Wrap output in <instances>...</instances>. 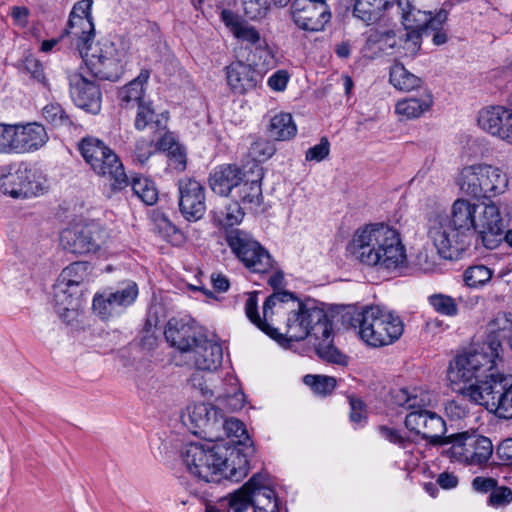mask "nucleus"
I'll list each match as a JSON object with an SVG mask.
<instances>
[{
	"label": "nucleus",
	"mask_w": 512,
	"mask_h": 512,
	"mask_svg": "<svg viewBox=\"0 0 512 512\" xmlns=\"http://www.w3.org/2000/svg\"><path fill=\"white\" fill-rule=\"evenodd\" d=\"M503 343L512 347V314L506 312L498 313L487 325V336L484 342L485 349L496 354L499 360L503 353Z\"/></svg>",
	"instance_id": "nucleus-25"
},
{
	"label": "nucleus",
	"mask_w": 512,
	"mask_h": 512,
	"mask_svg": "<svg viewBox=\"0 0 512 512\" xmlns=\"http://www.w3.org/2000/svg\"><path fill=\"white\" fill-rule=\"evenodd\" d=\"M496 354L491 353L481 344L464 354L458 355L450 364L448 376L452 382H470L491 372L496 367ZM471 385H474L472 383Z\"/></svg>",
	"instance_id": "nucleus-11"
},
{
	"label": "nucleus",
	"mask_w": 512,
	"mask_h": 512,
	"mask_svg": "<svg viewBox=\"0 0 512 512\" xmlns=\"http://www.w3.org/2000/svg\"><path fill=\"white\" fill-rule=\"evenodd\" d=\"M91 74L102 80L116 81L122 72L113 43L105 41L91 46L81 55Z\"/></svg>",
	"instance_id": "nucleus-16"
},
{
	"label": "nucleus",
	"mask_w": 512,
	"mask_h": 512,
	"mask_svg": "<svg viewBox=\"0 0 512 512\" xmlns=\"http://www.w3.org/2000/svg\"><path fill=\"white\" fill-rule=\"evenodd\" d=\"M167 119L168 117L164 113L157 114L155 112L151 101H146L137 107L134 126L138 131L147 128L153 132L163 131L166 129Z\"/></svg>",
	"instance_id": "nucleus-35"
},
{
	"label": "nucleus",
	"mask_w": 512,
	"mask_h": 512,
	"mask_svg": "<svg viewBox=\"0 0 512 512\" xmlns=\"http://www.w3.org/2000/svg\"><path fill=\"white\" fill-rule=\"evenodd\" d=\"M198 443L186 445L181 458L187 471L205 483H219L222 479L242 480L249 471L247 456L238 449L230 451Z\"/></svg>",
	"instance_id": "nucleus-3"
},
{
	"label": "nucleus",
	"mask_w": 512,
	"mask_h": 512,
	"mask_svg": "<svg viewBox=\"0 0 512 512\" xmlns=\"http://www.w3.org/2000/svg\"><path fill=\"white\" fill-rule=\"evenodd\" d=\"M243 216L244 213L238 202H233L227 205L224 210L216 212V218L219 224L227 227L239 224Z\"/></svg>",
	"instance_id": "nucleus-52"
},
{
	"label": "nucleus",
	"mask_w": 512,
	"mask_h": 512,
	"mask_svg": "<svg viewBox=\"0 0 512 512\" xmlns=\"http://www.w3.org/2000/svg\"><path fill=\"white\" fill-rule=\"evenodd\" d=\"M85 162L99 176L111 182L113 190H121L128 185L124 166L116 153L101 140L92 137L82 139L78 145Z\"/></svg>",
	"instance_id": "nucleus-8"
},
{
	"label": "nucleus",
	"mask_w": 512,
	"mask_h": 512,
	"mask_svg": "<svg viewBox=\"0 0 512 512\" xmlns=\"http://www.w3.org/2000/svg\"><path fill=\"white\" fill-rule=\"evenodd\" d=\"M512 502V490L509 487H495L490 493L488 504L495 508L507 506Z\"/></svg>",
	"instance_id": "nucleus-57"
},
{
	"label": "nucleus",
	"mask_w": 512,
	"mask_h": 512,
	"mask_svg": "<svg viewBox=\"0 0 512 512\" xmlns=\"http://www.w3.org/2000/svg\"><path fill=\"white\" fill-rule=\"evenodd\" d=\"M251 506L254 512H279V499L265 474H254L229 497L233 512H245Z\"/></svg>",
	"instance_id": "nucleus-9"
},
{
	"label": "nucleus",
	"mask_w": 512,
	"mask_h": 512,
	"mask_svg": "<svg viewBox=\"0 0 512 512\" xmlns=\"http://www.w3.org/2000/svg\"><path fill=\"white\" fill-rule=\"evenodd\" d=\"M44 119L54 127H71L73 121L59 103H49L42 109Z\"/></svg>",
	"instance_id": "nucleus-46"
},
{
	"label": "nucleus",
	"mask_w": 512,
	"mask_h": 512,
	"mask_svg": "<svg viewBox=\"0 0 512 512\" xmlns=\"http://www.w3.org/2000/svg\"><path fill=\"white\" fill-rule=\"evenodd\" d=\"M219 427H223L229 437L237 438L240 444H245L246 441H249V435L244 424L236 418H225L222 414V419L218 424Z\"/></svg>",
	"instance_id": "nucleus-51"
},
{
	"label": "nucleus",
	"mask_w": 512,
	"mask_h": 512,
	"mask_svg": "<svg viewBox=\"0 0 512 512\" xmlns=\"http://www.w3.org/2000/svg\"><path fill=\"white\" fill-rule=\"evenodd\" d=\"M149 77V70H141L140 74L135 79L118 90L117 97L122 107L130 108L134 105L138 107L140 103L146 102L144 100L145 84Z\"/></svg>",
	"instance_id": "nucleus-34"
},
{
	"label": "nucleus",
	"mask_w": 512,
	"mask_h": 512,
	"mask_svg": "<svg viewBox=\"0 0 512 512\" xmlns=\"http://www.w3.org/2000/svg\"><path fill=\"white\" fill-rule=\"evenodd\" d=\"M69 92L74 104L91 113L97 114L101 109V91L94 81L82 72L68 73Z\"/></svg>",
	"instance_id": "nucleus-22"
},
{
	"label": "nucleus",
	"mask_w": 512,
	"mask_h": 512,
	"mask_svg": "<svg viewBox=\"0 0 512 512\" xmlns=\"http://www.w3.org/2000/svg\"><path fill=\"white\" fill-rule=\"evenodd\" d=\"M462 193L474 198H492L505 192L508 177L499 167L480 163L464 167L457 179Z\"/></svg>",
	"instance_id": "nucleus-7"
},
{
	"label": "nucleus",
	"mask_w": 512,
	"mask_h": 512,
	"mask_svg": "<svg viewBox=\"0 0 512 512\" xmlns=\"http://www.w3.org/2000/svg\"><path fill=\"white\" fill-rule=\"evenodd\" d=\"M221 419V408L206 403L189 405L182 414V422L186 426L203 432L217 429Z\"/></svg>",
	"instance_id": "nucleus-27"
},
{
	"label": "nucleus",
	"mask_w": 512,
	"mask_h": 512,
	"mask_svg": "<svg viewBox=\"0 0 512 512\" xmlns=\"http://www.w3.org/2000/svg\"><path fill=\"white\" fill-rule=\"evenodd\" d=\"M243 9L247 17L252 20L261 19L268 10L266 0H243Z\"/></svg>",
	"instance_id": "nucleus-58"
},
{
	"label": "nucleus",
	"mask_w": 512,
	"mask_h": 512,
	"mask_svg": "<svg viewBox=\"0 0 512 512\" xmlns=\"http://www.w3.org/2000/svg\"><path fill=\"white\" fill-rule=\"evenodd\" d=\"M104 242V230L96 222L76 224L60 234L62 249L76 256L96 254Z\"/></svg>",
	"instance_id": "nucleus-14"
},
{
	"label": "nucleus",
	"mask_w": 512,
	"mask_h": 512,
	"mask_svg": "<svg viewBox=\"0 0 512 512\" xmlns=\"http://www.w3.org/2000/svg\"><path fill=\"white\" fill-rule=\"evenodd\" d=\"M389 82L395 89L403 92H410L422 86L421 78L411 73L398 61L390 68Z\"/></svg>",
	"instance_id": "nucleus-37"
},
{
	"label": "nucleus",
	"mask_w": 512,
	"mask_h": 512,
	"mask_svg": "<svg viewBox=\"0 0 512 512\" xmlns=\"http://www.w3.org/2000/svg\"><path fill=\"white\" fill-rule=\"evenodd\" d=\"M351 325L358 329L360 338L372 347H382L394 343L404 330L399 316L378 306H369L357 312L351 318Z\"/></svg>",
	"instance_id": "nucleus-6"
},
{
	"label": "nucleus",
	"mask_w": 512,
	"mask_h": 512,
	"mask_svg": "<svg viewBox=\"0 0 512 512\" xmlns=\"http://www.w3.org/2000/svg\"><path fill=\"white\" fill-rule=\"evenodd\" d=\"M463 398L485 407L500 419H512V376L500 373L485 375L483 381L459 389Z\"/></svg>",
	"instance_id": "nucleus-5"
},
{
	"label": "nucleus",
	"mask_w": 512,
	"mask_h": 512,
	"mask_svg": "<svg viewBox=\"0 0 512 512\" xmlns=\"http://www.w3.org/2000/svg\"><path fill=\"white\" fill-rule=\"evenodd\" d=\"M379 432L384 439L402 449H408L413 445L412 440L402 434L400 430L390 428L388 426H380Z\"/></svg>",
	"instance_id": "nucleus-55"
},
{
	"label": "nucleus",
	"mask_w": 512,
	"mask_h": 512,
	"mask_svg": "<svg viewBox=\"0 0 512 512\" xmlns=\"http://www.w3.org/2000/svg\"><path fill=\"white\" fill-rule=\"evenodd\" d=\"M448 441L452 443V457L469 466L486 467L494 452L491 439L476 433L452 434Z\"/></svg>",
	"instance_id": "nucleus-12"
},
{
	"label": "nucleus",
	"mask_w": 512,
	"mask_h": 512,
	"mask_svg": "<svg viewBox=\"0 0 512 512\" xmlns=\"http://www.w3.org/2000/svg\"><path fill=\"white\" fill-rule=\"evenodd\" d=\"M90 265L88 262H73L62 270L57 281L67 284L71 288L80 289V285L84 283L90 275Z\"/></svg>",
	"instance_id": "nucleus-41"
},
{
	"label": "nucleus",
	"mask_w": 512,
	"mask_h": 512,
	"mask_svg": "<svg viewBox=\"0 0 512 512\" xmlns=\"http://www.w3.org/2000/svg\"><path fill=\"white\" fill-rule=\"evenodd\" d=\"M445 413L451 420H460L466 417L468 409L459 400H451L445 405Z\"/></svg>",
	"instance_id": "nucleus-63"
},
{
	"label": "nucleus",
	"mask_w": 512,
	"mask_h": 512,
	"mask_svg": "<svg viewBox=\"0 0 512 512\" xmlns=\"http://www.w3.org/2000/svg\"><path fill=\"white\" fill-rule=\"evenodd\" d=\"M0 153H14L12 125L0 123Z\"/></svg>",
	"instance_id": "nucleus-61"
},
{
	"label": "nucleus",
	"mask_w": 512,
	"mask_h": 512,
	"mask_svg": "<svg viewBox=\"0 0 512 512\" xmlns=\"http://www.w3.org/2000/svg\"><path fill=\"white\" fill-rule=\"evenodd\" d=\"M331 335L332 331L327 336L315 339L316 353L324 361L344 366L347 364V357L333 345Z\"/></svg>",
	"instance_id": "nucleus-43"
},
{
	"label": "nucleus",
	"mask_w": 512,
	"mask_h": 512,
	"mask_svg": "<svg viewBox=\"0 0 512 512\" xmlns=\"http://www.w3.org/2000/svg\"><path fill=\"white\" fill-rule=\"evenodd\" d=\"M432 104L431 94L425 93L419 98H405L398 101L395 106V112L406 119L418 118L428 111Z\"/></svg>",
	"instance_id": "nucleus-38"
},
{
	"label": "nucleus",
	"mask_w": 512,
	"mask_h": 512,
	"mask_svg": "<svg viewBox=\"0 0 512 512\" xmlns=\"http://www.w3.org/2000/svg\"><path fill=\"white\" fill-rule=\"evenodd\" d=\"M446 5L447 3L444 4ZM396 6L401 15L402 25L418 28L422 35H428L430 31L442 30L448 20L449 11L445 7L432 16L431 12L417 9L413 5V0H397Z\"/></svg>",
	"instance_id": "nucleus-19"
},
{
	"label": "nucleus",
	"mask_w": 512,
	"mask_h": 512,
	"mask_svg": "<svg viewBox=\"0 0 512 512\" xmlns=\"http://www.w3.org/2000/svg\"><path fill=\"white\" fill-rule=\"evenodd\" d=\"M94 31L93 20L69 17L64 33L71 39V43L75 45L81 55L93 46Z\"/></svg>",
	"instance_id": "nucleus-32"
},
{
	"label": "nucleus",
	"mask_w": 512,
	"mask_h": 512,
	"mask_svg": "<svg viewBox=\"0 0 512 512\" xmlns=\"http://www.w3.org/2000/svg\"><path fill=\"white\" fill-rule=\"evenodd\" d=\"M474 232L486 249H496L501 245V231L505 229L504 219L495 202L479 204Z\"/></svg>",
	"instance_id": "nucleus-18"
},
{
	"label": "nucleus",
	"mask_w": 512,
	"mask_h": 512,
	"mask_svg": "<svg viewBox=\"0 0 512 512\" xmlns=\"http://www.w3.org/2000/svg\"><path fill=\"white\" fill-rule=\"evenodd\" d=\"M262 178V168L254 164L250 171L245 174L244 179L240 182L232 196L243 204L258 206L262 199Z\"/></svg>",
	"instance_id": "nucleus-31"
},
{
	"label": "nucleus",
	"mask_w": 512,
	"mask_h": 512,
	"mask_svg": "<svg viewBox=\"0 0 512 512\" xmlns=\"http://www.w3.org/2000/svg\"><path fill=\"white\" fill-rule=\"evenodd\" d=\"M258 294L257 292H252L248 294V297L245 302V313L249 320L255 324L261 331L266 333L271 338L280 337L277 334V328L272 326L271 320H265V318H261L258 313Z\"/></svg>",
	"instance_id": "nucleus-42"
},
{
	"label": "nucleus",
	"mask_w": 512,
	"mask_h": 512,
	"mask_svg": "<svg viewBox=\"0 0 512 512\" xmlns=\"http://www.w3.org/2000/svg\"><path fill=\"white\" fill-rule=\"evenodd\" d=\"M54 300L59 312H74L80 306L81 289H74L60 282L54 285Z\"/></svg>",
	"instance_id": "nucleus-40"
},
{
	"label": "nucleus",
	"mask_w": 512,
	"mask_h": 512,
	"mask_svg": "<svg viewBox=\"0 0 512 512\" xmlns=\"http://www.w3.org/2000/svg\"><path fill=\"white\" fill-rule=\"evenodd\" d=\"M478 210V203L471 202L465 198H458L451 207L450 221L467 237L469 232H474Z\"/></svg>",
	"instance_id": "nucleus-33"
},
{
	"label": "nucleus",
	"mask_w": 512,
	"mask_h": 512,
	"mask_svg": "<svg viewBox=\"0 0 512 512\" xmlns=\"http://www.w3.org/2000/svg\"><path fill=\"white\" fill-rule=\"evenodd\" d=\"M348 250L362 264L388 271L403 267L407 260L400 233L384 223L357 229Z\"/></svg>",
	"instance_id": "nucleus-2"
},
{
	"label": "nucleus",
	"mask_w": 512,
	"mask_h": 512,
	"mask_svg": "<svg viewBox=\"0 0 512 512\" xmlns=\"http://www.w3.org/2000/svg\"><path fill=\"white\" fill-rule=\"evenodd\" d=\"M153 154L152 141L139 140L135 145L134 157L141 165L145 164Z\"/></svg>",
	"instance_id": "nucleus-64"
},
{
	"label": "nucleus",
	"mask_w": 512,
	"mask_h": 512,
	"mask_svg": "<svg viewBox=\"0 0 512 512\" xmlns=\"http://www.w3.org/2000/svg\"><path fill=\"white\" fill-rule=\"evenodd\" d=\"M45 183L42 173L26 163H20L15 171L0 176V190L14 199H27L43 194Z\"/></svg>",
	"instance_id": "nucleus-13"
},
{
	"label": "nucleus",
	"mask_w": 512,
	"mask_h": 512,
	"mask_svg": "<svg viewBox=\"0 0 512 512\" xmlns=\"http://www.w3.org/2000/svg\"><path fill=\"white\" fill-rule=\"evenodd\" d=\"M493 276V270L483 264L469 266L463 273L465 284L471 288L486 285Z\"/></svg>",
	"instance_id": "nucleus-45"
},
{
	"label": "nucleus",
	"mask_w": 512,
	"mask_h": 512,
	"mask_svg": "<svg viewBox=\"0 0 512 512\" xmlns=\"http://www.w3.org/2000/svg\"><path fill=\"white\" fill-rule=\"evenodd\" d=\"M13 126L14 153H28L42 148L49 140L46 128L38 123Z\"/></svg>",
	"instance_id": "nucleus-26"
},
{
	"label": "nucleus",
	"mask_w": 512,
	"mask_h": 512,
	"mask_svg": "<svg viewBox=\"0 0 512 512\" xmlns=\"http://www.w3.org/2000/svg\"><path fill=\"white\" fill-rule=\"evenodd\" d=\"M114 306L126 307L131 305L138 296V286L133 281H128L125 285L115 291L108 293Z\"/></svg>",
	"instance_id": "nucleus-48"
},
{
	"label": "nucleus",
	"mask_w": 512,
	"mask_h": 512,
	"mask_svg": "<svg viewBox=\"0 0 512 512\" xmlns=\"http://www.w3.org/2000/svg\"><path fill=\"white\" fill-rule=\"evenodd\" d=\"M422 32L418 28H408L403 25V30H388L378 36V42L392 50V54L403 58H414L418 55L422 45Z\"/></svg>",
	"instance_id": "nucleus-21"
},
{
	"label": "nucleus",
	"mask_w": 512,
	"mask_h": 512,
	"mask_svg": "<svg viewBox=\"0 0 512 512\" xmlns=\"http://www.w3.org/2000/svg\"><path fill=\"white\" fill-rule=\"evenodd\" d=\"M179 209L188 221L200 220L206 212L204 186L195 179L183 178L178 181Z\"/></svg>",
	"instance_id": "nucleus-23"
},
{
	"label": "nucleus",
	"mask_w": 512,
	"mask_h": 512,
	"mask_svg": "<svg viewBox=\"0 0 512 512\" xmlns=\"http://www.w3.org/2000/svg\"><path fill=\"white\" fill-rule=\"evenodd\" d=\"M511 117V108L497 105L480 110L477 121L482 130L501 139Z\"/></svg>",
	"instance_id": "nucleus-30"
},
{
	"label": "nucleus",
	"mask_w": 512,
	"mask_h": 512,
	"mask_svg": "<svg viewBox=\"0 0 512 512\" xmlns=\"http://www.w3.org/2000/svg\"><path fill=\"white\" fill-rule=\"evenodd\" d=\"M353 15L367 25L375 23L381 11L391 5L389 0H354Z\"/></svg>",
	"instance_id": "nucleus-36"
},
{
	"label": "nucleus",
	"mask_w": 512,
	"mask_h": 512,
	"mask_svg": "<svg viewBox=\"0 0 512 512\" xmlns=\"http://www.w3.org/2000/svg\"><path fill=\"white\" fill-rule=\"evenodd\" d=\"M217 407H223L229 412H235L244 407L245 404V396L244 393L235 388L232 394L218 395L217 398Z\"/></svg>",
	"instance_id": "nucleus-54"
},
{
	"label": "nucleus",
	"mask_w": 512,
	"mask_h": 512,
	"mask_svg": "<svg viewBox=\"0 0 512 512\" xmlns=\"http://www.w3.org/2000/svg\"><path fill=\"white\" fill-rule=\"evenodd\" d=\"M21 71L22 73L29 75L30 78L44 87L48 86L43 66L38 59L32 56L26 57L23 61Z\"/></svg>",
	"instance_id": "nucleus-53"
},
{
	"label": "nucleus",
	"mask_w": 512,
	"mask_h": 512,
	"mask_svg": "<svg viewBox=\"0 0 512 512\" xmlns=\"http://www.w3.org/2000/svg\"><path fill=\"white\" fill-rule=\"evenodd\" d=\"M276 149L274 144L264 138H255L249 147V156L255 162H263L274 155Z\"/></svg>",
	"instance_id": "nucleus-49"
},
{
	"label": "nucleus",
	"mask_w": 512,
	"mask_h": 512,
	"mask_svg": "<svg viewBox=\"0 0 512 512\" xmlns=\"http://www.w3.org/2000/svg\"><path fill=\"white\" fill-rule=\"evenodd\" d=\"M164 335L187 364L202 371H215L220 367L223 360L222 346L209 339L193 324L172 318L167 323Z\"/></svg>",
	"instance_id": "nucleus-4"
},
{
	"label": "nucleus",
	"mask_w": 512,
	"mask_h": 512,
	"mask_svg": "<svg viewBox=\"0 0 512 512\" xmlns=\"http://www.w3.org/2000/svg\"><path fill=\"white\" fill-rule=\"evenodd\" d=\"M428 238L437 253L444 259L452 260L464 250L467 237L450 221L448 215H435L428 221Z\"/></svg>",
	"instance_id": "nucleus-15"
},
{
	"label": "nucleus",
	"mask_w": 512,
	"mask_h": 512,
	"mask_svg": "<svg viewBox=\"0 0 512 512\" xmlns=\"http://www.w3.org/2000/svg\"><path fill=\"white\" fill-rule=\"evenodd\" d=\"M330 152V144L327 138L323 137L320 143L309 148L306 152L307 161L320 162L324 160Z\"/></svg>",
	"instance_id": "nucleus-59"
},
{
	"label": "nucleus",
	"mask_w": 512,
	"mask_h": 512,
	"mask_svg": "<svg viewBox=\"0 0 512 512\" xmlns=\"http://www.w3.org/2000/svg\"><path fill=\"white\" fill-rule=\"evenodd\" d=\"M306 385L310 386L313 391L320 395L331 393L336 387V379L325 375H306L303 378Z\"/></svg>",
	"instance_id": "nucleus-50"
},
{
	"label": "nucleus",
	"mask_w": 512,
	"mask_h": 512,
	"mask_svg": "<svg viewBox=\"0 0 512 512\" xmlns=\"http://www.w3.org/2000/svg\"><path fill=\"white\" fill-rule=\"evenodd\" d=\"M429 304L433 309L445 316L454 317L458 314V306L456 300L445 294H433L428 298Z\"/></svg>",
	"instance_id": "nucleus-47"
},
{
	"label": "nucleus",
	"mask_w": 512,
	"mask_h": 512,
	"mask_svg": "<svg viewBox=\"0 0 512 512\" xmlns=\"http://www.w3.org/2000/svg\"><path fill=\"white\" fill-rule=\"evenodd\" d=\"M93 310L99 315L102 319H106L113 315L115 309L117 308L112 303V300L109 294H100L95 295L93 299Z\"/></svg>",
	"instance_id": "nucleus-56"
},
{
	"label": "nucleus",
	"mask_w": 512,
	"mask_h": 512,
	"mask_svg": "<svg viewBox=\"0 0 512 512\" xmlns=\"http://www.w3.org/2000/svg\"><path fill=\"white\" fill-rule=\"evenodd\" d=\"M133 193L146 205H153L158 199V190L155 183L142 176L133 177L131 180Z\"/></svg>",
	"instance_id": "nucleus-44"
},
{
	"label": "nucleus",
	"mask_w": 512,
	"mask_h": 512,
	"mask_svg": "<svg viewBox=\"0 0 512 512\" xmlns=\"http://www.w3.org/2000/svg\"><path fill=\"white\" fill-rule=\"evenodd\" d=\"M294 24L307 32H319L331 20L329 6L324 0H294L290 6Z\"/></svg>",
	"instance_id": "nucleus-17"
},
{
	"label": "nucleus",
	"mask_w": 512,
	"mask_h": 512,
	"mask_svg": "<svg viewBox=\"0 0 512 512\" xmlns=\"http://www.w3.org/2000/svg\"><path fill=\"white\" fill-rule=\"evenodd\" d=\"M226 78L232 92L242 95L255 89L263 76L251 65L236 61L227 66Z\"/></svg>",
	"instance_id": "nucleus-28"
},
{
	"label": "nucleus",
	"mask_w": 512,
	"mask_h": 512,
	"mask_svg": "<svg viewBox=\"0 0 512 512\" xmlns=\"http://www.w3.org/2000/svg\"><path fill=\"white\" fill-rule=\"evenodd\" d=\"M246 173L235 164L221 165L210 174V187L221 196L233 195Z\"/></svg>",
	"instance_id": "nucleus-29"
},
{
	"label": "nucleus",
	"mask_w": 512,
	"mask_h": 512,
	"mask_svg": "<svg viewBox=\"0 0 512 512\" xmlns=\"http://www.w3.org/2000/svg\"><path fill=\"white\" fill-rule=\"evenodd\" d=\"M221 18L225 26L238 41L261 51L267 57H271L272 52L266 39L261 36L260 32L253 25L230 10H223Z\"/></svg>",
	"instance_id": "nucleus-24"
},
{
	"label": "nucleus",
	"mask_w": 512,
	"mask_h": 512,
	"mask_svg": "<svg viewBox=\"0 0 512 512\" xmlns=\"http://www.w3.org/2000/svg\"><path fill=\"white\" fill-rule=\"evenodd\" d=\"M168 165L179 172L186 169V152L182 146L174 147L173 151L167 154Z\"/></svg>",
	"instance_id": "nucleus-62"
},
{
	"label": "nucleus",
	"mask_w": 512,
	"mask_h": 512,
	"mask_svg": "<svg viewBox=\"0 0 512 512\" xmlns=\"http://www.w3.org/2000/svg\"><path fill=\"white\" fill-rule=\"evenodd\" d=\"M405 426L417 435H421L431 445L449 444L448 436H443L446 431V424L434 412L428 410L412 411L405 418Z\"/></svg>",
	"instance_id": "nucleus-20"
},
{
	"label": "nucleus",
	"mask_w": 512,
	"mask_h": 512,
	"mask_svg": "<svg viewBox=\"0 0 512 512\" xmlns=\"http://www.w3.org/2000/svg\"><path fill=\"white\" fill-rule=\"evenodd\" d=\"M265 320L273 322V315L287 316L285 332L273 338L286 347L291 341H302L308 336L319 339L332 331L326 312L310 299L302 301L288 291H277L266 298L263 304Z\"/></svg>",
	"instance_id": "nucleus-1"
},
{
	"label": "nucleus",
	"mask_w": 512,
	"mask_h": 512,
	"mask_svg": "<svg viewBox=\"0 0 512 512\" xmlns=\"http://www.w3.org/2000/svg\"><path fill=\"white\" fill-rule=\"evenodd\" d=\"M495 457L499 465H512V438H506L498 444Z\"/></svg>",
	"instance_id": "nucleus-60"
},
{
	"label": "nucleus",
	"mask_w": 512,
	"mask_h": 512,
	"mask_svg": "<svg viewBox=\"0 0 512 512\" xmlns=\"http://www.w3.org/2000/svg\"><path fill=\"white\" fill-rule=\"evenodd\" d=\"M269 136L277 141L290 140L297 134V127L289 113L274 115L268 126Z\"/></svg>",
	"instance_id": "nucleus-39"
},
{
	"label": "nucleus",
	"mask_w": 512,
	"mask_h": 512,
	"mask_svg": "<svg viewBox=\"0 0 512 512\" xmlns=\"http://www.w3.org/2000/svg\"><path fill=\"white\" fill-rule=\"evenodd\" d=\"M226 242L233 254L253 273H267L273 267L269 252L249 233L231 229L226 233Z\"/></svg>",
	"instance_id": "nucleus-10"
}]
</instances>
